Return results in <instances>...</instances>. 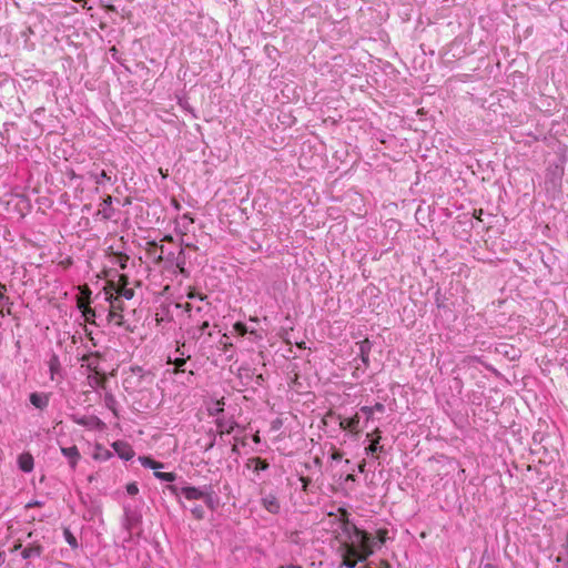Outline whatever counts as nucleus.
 I'll list each match as a JSON object with an SVG mask.
<instances>
[{
	"label": "nucleus",
	"mask_w": 568,
	"mask_h": 568,
	"mask_svg": "<svg viewBox=\"0 0 568 568\" xmlns=\"http://www.w3.org/2000/svg\"><path fill=\"white\" fill-rule=\"evenodd\" d=\"M342 529L348 535V539L339 546L342 564L348 568H354L358 561H365L372 554V541L369 535L358 529L348 519L349 514L345 508H339Z\"/></svg>",
	"instance_id": "f257e3e1"
},
{
	"label": "nucleus",
	"mask_w": 568,
	"mask_h": 568,
	"mask_svg": "<svg viewBox=\"0 0 568 568\" xmlns=\"http://www.w3.org/2000/svg\"><path fill=\"white\" fill-rule=\"evenodd\" d=\"M105 292V298L109 301V313H108V322L110 324H113L118 327L123 326L124 324V305L122 300L119 298V296H114L112 292L108 291V287H104Z\"/></svg>",
	"instance_id": "f03ea898"
},
{
	"label": "nucleus",
	"mask_w": 568,
	"mask_h": 568,
	"mask_svg": "<svg viewBox=\"0 0 568 568\" xmlns=\"http://www.w3.org/2000/svg\"><path fill=\"white\" fill-rule=\"evenodd\" d=\"M105 287H108V291L112 292L114 296H119L120 300L121 297H124L125 300H131L134 296L133 288H129L128 285L118 286L115 288V283L109 282Z\"/></svg>",
	"instance_id": "7ed1b4c3"
},
{
	"label": "nucleus",
	"mask_w": 568,
	"mask_h": 568,
	"mask_svg": "<svg viewBox=\"0 0 568 568\" xmlns=\"http://www.w3.org/2000/svg\"><path fill=\"white\" fill-rule=\"evenodd\" d=\"M102 220H110L113 214L114 210L112 207V196L106 195L103 201L101 202L98 213H97Z\"/></svg>",
	"instance_id": "20e7f679"
},
{
	"label": "nucleus",
	"mask_w": 568,
	"mask_h": 568,
	"mask_svg": "<svg viewBox=\"0 0 568 568\" xmlns=\"http://www.w3.org/2000/svg\"><path fill=\"white\" fill-rule=\"evenodd\" d=\"M61 453L64 457H67L69 459L70 467L72 469H75V467L81 458L78 447L75 445L70 446V447H61Z\"/></svg>",
	"instance_id": "39448f33"
},
{
	"label": "nucleus",
	"mask_w": 568,
	"mask_h": 568,
	"mask_svg": "<svg viewBox=\"0 0 568 568\" xmlns=\"http://www.w3.org/2000/svg\"><path fill=\"white\" fill-rule=\"evenodd\" d=\"M42 552L43 546L39 541H33L22 549L21 556L23 559H30L40 557Z\"/></svg>",
	"instance_id": "423d86ee"
},
{
	"label": "nucleus",
	"mask_w": 568,
	"mask_h": 568,
	"mask_svg": "<svg viewBox=\"0 0 568 568\" xmlns=\"http://www.w3.org/2000/svg\"><path fill=\"white\" fill-rule=\"evenodd\" d=\"M359 415L356 413L351 418H344L339 420V427L344 430H348L352 434H358Z\"/></svg>",
	"instance_id": "0eeeda50"
},
{
	"label": "nucleus",
	"mask_w": 568,
	"mask_h": 568,
	"mask_svg": "<svg viewBox=\"0 0 568 568\" xmlns=\"http://www.w3.org/2000/svg\"><path fill=\"white\" fill-rule=\"evenodd\" d=\"M112 446L122 459L130 460L134 456L132 447L124 442H115Z\"/></svg>",
	"instance_id": "6e6552de"
},
{
	"label": "nucleus",
	"mask_w": 568,
	"mask_h": 568,
	"mask_svg": "<svg viewBox=\"0 0 568 568\" xmlns=\"http://www.w3.org/2000/svg\"><path fill=\"white\" fill-rule=\"evenodd\" d=\"M263 507L271 514H277L280 511V503L275 495L268 494L262 498Z\"/></svg>",
	"instance_id": "1a4fd4ad"
},
{
	"label": "nucleus",
	"mask_w": 568,
	"mask_h": 568,
	"mask_svg": "<svg viewBox=\"0 0 568 568\" xmlns=\"http://www.w3.org/2000/svg\"><path fill=\"white\" fill-rule=\"evenodd\" d=\"M148 254L154 257V262L156 264L161 263L164 260V246H158L155 242L148 243Z\"/></svg>",
	"instance_id": "9d476101"
},
{
	"label": "nucleus",
	"mask_w": 568,
	"mask_h": 568,
	"mask_svg": "<svg viewBox=\"0 0 568 568\" xmlns=\"http://www.w3.org/2000/svg\"><path fill=\"white\" fill-rule=\"evenodd\" d=\"M246 467L253 469L255 473L266 470L270 465L265 459L261 457H252L247 459Z\"/></svg>",
	"instance_id": "9b49d317"
},
{
	"label": "nucleus",
	"mask_w": 568,
	"mask_h": 568,
	"mask_svg": "<svg viewBox=\"0 0 568 568\" xmlns=\"http://www.w3.org/2000/svg\"><path fill=\"white\" fill-rule=\"evenodd\" d=\"M18 464L21 470L29 473L33 469V457L30 453H22L18 457Z\"/></svg>",
	"instance_id": "f8f14e48"
},
{
	"label": "nucleus",
	"mask_w": 568,
	"mask_h": 568,
	"mask_svg": "<svg viewBox=\"0 0 568 568\" xmlns=\"http://www.w3.org/2000/svg\"><path fill=\"white\" fill-rule=\"evenodd\" d=\"M30 402L34 407L44 409L49 405V396L42 393H32L30 395Z\"/></svg>",
	"instance_id": "ddd939ff"
},
{
	"label": "nucleus",
	"mask_w": 568,
	"mask_h": 568,
	"mask_svg": "<svg viewBox=\"0 0 568 568\" xmlns=\"http://www.w3.org/2000/svg\"><path fill=\"white\" fill-rule=\"evenodd\" d=\"M359 356L365 366L369 364L371 342L368 338L363 339L358 343Z\"/></svg>",
	"instance_id": "4468645a"
},
{
	"label": "nucleus",
	"mask_w": 568,
	"mask_h": 568,
	"mask_svg": "<svg viewBox=\"0 0 568 568\" xmlns=\"http://www.w3.org/2000/svg\"><path fill=\"white\" fill-rule=\"evenodd\" d=\"M109 256L112 258L113 263L119 264V266L124 270L126 267L129 256L121 252H114L113 247H109Z\"/></svg>",
	"instance_id": "2eb2a0df"
},
{
	"label": "nucleus",
	"mask_w": 568,
	"mask_h": 568,
	"mask_svg": "<svg viewBox=\"0 0 568 568\" xmlns=\"http://www.w3.org/2000/svg\"><path fill=\"white\" fill-rule=\"evenodd\" d=\"M91 290L88 285L80 286V294L78 296V307L82 308L90 305Z\"/></svg>",
	"instance_id": "dca6fc26"
},
{
	"label": "nucleus",
	"mask_w": 568,
	"mask_h": 568,
	"mask_svg": "<svg viewBox=\"0 0 568 568\" xmlns=\"http://www.w3.org/2000/svg\"><path fill=\"white\" fill-rule=\"evenodd\" d=\"M182 494L187 500H197L204 496V493L196 487H184Z\"/></svg>",
	"instance_id": "f3484780"
},
{
	"label": "nucleus",
	"mask_w": 568,
	"mask_h": 568,
	"mask_svg": "<svg viewBox=\"0 0 568 568\" xmlns=\"http://www.w3.org/2000/svg\"><path fill=\"white\" fill-rule=\"evenodd\" d=\"M139 460L141 463L142 466L146 467V468H151L153 469L154 471L156 469H161L163 468V464L149 457V456H141L139 457Z\"/></svg>",
	"instance_id": "a211bd4d"
},
{
	"label": "nucleus",
	"mask_w": 568,
	"mask_h": 568,
	"mask_svg": "<svg viewBox=\"0 0 568 568\" xmlns=\"http://www.w3.org/2000/svg\"><path fill=\"white\" fill-rule=\"evenodd\" d=\"M385 406L382 403H376L374 406H363L361 407V412L366 415L367 420H369L375 412H384Z\"/></svg>",
	"instance_id": "6ab92c4d"
},
{
	"label": "nucleus",
	"mask_w": 568,
	"mask_h": 568,
	"mask_svg": "<svg viewBox=\"0 0 568 568\" xmlns=\"http://www.w3.org/2000/svg\"><path fill=\"white\" fill-rule=\"evenodd\" d=\"M116 181L115 175L112 176L111 172L102 170L99 175L95 176V183L98 185L103 184L104 182L114 183Z\"/></svg>",
	"instance_id": "aec40b11"
},
{
	"label": "nucleus",
	"mask_w": 568,
	"mask_h": 568,
	"mask_svg": "<svg viewBox=\"0 0 568 568\" xmlns=\"http://www.w3.org/2000/svg\"><path fill=\"white\" fill-rule=\"evenodd\" d=\"M217 424V432L223 435V434H231L234 429V423L233 422H225V420H222V419H219L216 422Z\"/></svg>",
	"instance_id": "412c9836"
},
{
	"label": "nucleus",
	"mask_w": 568,
	"mask_h": 568,
	"mask_svg": "<svg viewBox=\"0 0 568 568\" xmlns=\"http://www.w3.org/2000/svg\"><path fill=\"white\" fill-rule=\"evenodd\" d=\"M381 439H372L368 447H366V453L378 458L377 453L383 450V446L379 445Z\"/></svg>",
	"instance_id": "4be33fe9"
},
{
	"label": "nucleus",
	"mask_w": 568,
	"mask_h": 568,
	"mask_svg": "<svg viewBox=\"0 0 568 568\" xmlns=\"http://www.w3.org/2000/svg\"><path fill=\"white\" fill-rule=\"evenodd\" d=\"M154 476L161 480H164V481H174L175 478H176V475L174 473H164V471H160V469H156L154 471Z\"/></svg>",
	"instance_id": "5701e85b"
},
{
	"label": "nucleus",
	"mask_w": 568,
	"mask_h": 568,
	"mask_svg": "<svg viewBox=\"0 0 568 568\" xmlns=\"http://www.w3.org/2000/svg\"><path fill=\"white\" fill-rule=\"evenodd\" d=\"M80 310L87 322L94 323L93 318L95 317V311L91 308L90 305L82 307Z\"/></svg>",
	"instance_id": "b1692460"
},
{
	"label": "nucleus",
	"mask_w": 568,
	"mask_h": 568,
	"mask_svg": "<svg viewBox=\"0 0 568 568\" xmlns=\"http://www.w3.org/2000/svg\"><path fill=\"white\" fill-rule=\"evenodd\" d=\"M176 267L179 268L180 273L184 276H187L189 274L186 273V270L184 267V264H185V260H184V256H183V250L180 251V254L179 256L176 257Z\"/></svg>",
	"instance_id": "393cba45"
},
{
	"label": "nucleus",
	"mask_w": 568,
	"mask_h": 568,
	"mask_svg": "<svg viewBox=\"0 0 568 568\" xmlns=\"http://www.w3.org/2000/svg\"><path fill=\"white\" fill-rule=\"evenodd\" d=\"M63 535H64V538H65L67 542H68L72 548H77V547H78L77 538L73 536V534L70 531V529H69V528H64V530H63Z\"/></svg>",
	"instance_id": "a878e982"
},
{
	"label": "nucleus",
	"mask_w": 568,
	"mask_h": 568,
	"mask_svg": "<svg viewBox=\"0 0 568 568\" xmlns=\"http://www.w3.org/2000/svg\"><path fill=\"white\" fill-rule=\"evenodd\" d=\"M329 454L332 460H341L344 456L343 452L337 449L333 444H329Z\"/></svg>",
	"instance_id": "bb28decb"
},
{
	"label": "nucleus",
	"mask_w": 568,
	"mask_h": 568,
	"mask_svg": "<svg viewBox=\"0 0 568 568\" xmlns=\"http://www.w3.org/2000/svg\"><path fill=\"white\" fill-rule=\"evenodd\" d=\"M169 363H173L174 364V366H175L174 373L176 374V373L184 372V369L182 367L186 363V359L185 358H176L173 362H171V359H169Z\"/></svg>",
	"instance_id": "cd10ccee"
},
{
	"label": "nucleus",
	"mask_w": 568,
	"mask_h": 568,
	"mask_svg": "<svg viewBox=\"0 0 568 568\" xmlns=\"http://www.w3.org/2000/svg\"><path fill=\"white\" fill-rule=\"evenodd\" d=\"M233 327L234 331L241 336H244L247 333L246 325L242 322H236Z\"/></svg>",
	"instance_id": "c85d7f7f"
},
{
	"label": "nucleus",
	"mask_w": 568,
	"mask_h": 568,
	"mask_svg": "<svg viewBox=\"0 0 568 568\" xmlns=\"http://www.w3.org/2000/svg\"><path fill=\"white\" fill-rule=\"evenodd\" d=\"M126 493L131 496H134L139 493V487L135 483H130L126 485Z\"/></svg>",
	"instance_id": "c756f323"
},
{
	"label": "nucleus",
	"mask_w": 568,
	"mask_h": 568,
	"mask_svg": "<svg viewBox=\"0 0 568 568\" xmlns=\"http://www.w3.org/2000/svg\"><path fill=\"white\" fill-rule=\"evenodd\" d=\"M367 438L372 439H382V430L379 428H375L372 433L367 434Z\"/></svg>",
	"instance_id": "7c9ffc66"
},
{
	"label": "nucleus",
	"mask_w": 568,
	"mask_h": 568,
	"mask_svg": "<svg viewBox=\"0 0 568 568\" xmlns=\"http://www.w3.org/2000/svg\"><path fill=\"white\" fill-rule=\"evenodd\" d=\"M128 284H129V278H128V276H126V275H124V274H121V275H119V280H118V282L115 283V288H116L118 286H124V285H128Z\"/></svg>",
	"instance_id": "2f4dec72"
},
{
	"label": "nucleus",
	"mask_w": 568,
	"mask_h": 568,
	"mask_svg": "<svg viewBox=\"0 0 568 568\" xmlns=\"http://www.w3.org/2000/svg\"><path fill=\"white\" fill-rule=\"evenodd\" d=\"M192 514H193V516L196 519H202L203 518V509H202V507L197 506V507L193 508L192 509Z\"/></svg>",
	"instance_id": "473e14b6"
},
{
	"label": "nucleus",
	"mask_w": 568,
	"mask_h": 568,
	"mask_svg": "<svg viewBox=\"0 0 568 568\" xmlns=\"http://www.w3.org/2000/svg\"><path fill=\"white\" fill-rule=\"evenodd\" d=\"M386 536H387V530L386 529H378L377 530V538H378L379 542L384 544L385 540H386Z\"/></svg>",
	"instance_id": "72a5a7b5"
},
{
	"label": "nucleus",
	"mask_w": 568,
	"mask_h": 568,
	"mask_svg": "<svg viewBox=\"0 0 568 568\" xmlns=\"http://www.w3.org/2000/svg\"><path fill=\"white\" fill-rule=\"evenodd\" d=\"M187 297H189V298H195V297H197V298H200L201 301H203L206 296H205V295H203V294L196 293L194 290H192V291H190V292L187 293Z\"/></svg>",
	"instance_id": "f704fd0d"
},
{
	"label": "nucleus",
	"mask_w": 568,
	"mask_h": 568,
	"mask_svg": "<svg viewBox=\"0 0 568 568\" xmlns=\"http://www.w3.org/2000/svg\"><path fill=\"white\" fill-rule=\"evenodd\" d=\"M210 326V321L204 320L197 327V329L203 333Z\"/></svg>",
	"instance_id": "c9c22d12"
},
{
	"label": "nucleus",
	"mask_w": 568,
	"mask_h": 568,
	"mask_svg": "<svg viewBox=\"0 0 568 568\" xmlns=\"http://www.w3.org/2000/svg\"><path fill=\"white\" fill-rule=\"evenodd\" d=\"M300 480H301V483H302L303 490H304V491H306L307 486H308V484L311 483V479H310L308 477H304V476H302V477L300 478Z\"/></svg>",
	"instance_id": "e433bc0d"
},
{
	"label": "nucleus",
	"mask_w": 568,
	"mask_h": 568,
	"mask_svg": "<svg viewBox=\"0 0 568 568\" xmlns=\"http://www.w3.org/2000/svg\"><path fill=\"white\" fill-rule=\"evenodd\" d=\"M474 217L477 219L478 221H481V215H483V210L479 209V210H475L474 211Z\"/></svg>",
	"instance_id": "4c0bfd02"
},
{
	"label": "nucleus",
	"mask_w": 568,
	"mask_h": 568,
	"mask_svg": "<svg viewBox=\"0 0 568 568\" xmlns=\"http://www.w3.org/2000/svg\"><path fill=\"white\" fill-rule=\"evenodd\" d=\"M378 568H390V565L387 560H381Z\"/></svg>",
	"instance_id": "58836bf2"
},
{
	"label": "nucleus",
	"mask_w": 568,
	"mask_h": 568,
	"mask_svg": "<svg viewBox=\"0 0 568 568\" xmlns=\"http://www.w3.org/2000/svg\"><path fill=\"white\" fill-rule=\"evenodd\" d=\"M184 310H185V312L191 313L192 312V305L190 303H185ZM190 318H193L192 314H190Z\"/></svg>",
	"instance_id": "ea45409f"
},
{
	"label": "nucleus",
	"mask_w": 568,
	"mask_h": 568,
	"mask_svg": "<svg viewBox=\"0 0 568 568\" xmlns=\"http://www.w3.org/2000/svg\"><path fill=\"white\" fill-rule=\"evenodd\" d=\"M365 466H366L365 460H362V462L358 464V466H357L358 471H359V473H364V471H365Z\"/></svg>",
	"instance_id": "a19ab883"
},
{
	"label": "nucleus",
	"mask_w": 568,
	"mask_h": 568,
	"mask_svg": "<svg viewBox=\"0 0 568 568\" xmlns=\"http://www.w3.org/2000/svg\"><path fill=\"white\" fill-rule=\"evenodd\" d=\"M355 480H356V476L354 474H348L345 477V481H355Z\"/></svg>",
	"instance_id": "79ce46f5"
},
{
	"label": "nucleus",
	"mask_w": 568,
	"mask_h": 568,
	"mask_svg": "<svg viewBox=\"0 0 568 568\" xmlns=\"http://www.w3.org/2000/svg\"><path fill=\"white\" fill-rule=\"evenodd\" d=\"M40 506H42L41 501H32V503H29L27 505L28 508H30V507H40Z\"/></svg>",
	"instance_id": "37998d69"
},
{
	"label": "nucleus",
	"mask_w": 568,
	"mask_h": 568,
	"mask_svg": "<svg viewBox=\"0 0 568 568\" xmlns=\"http://www.w3.org/2000/svg\"><path fill=\"white\" fill-rule=\"evenodd\" d=\"M6 285L0 283V300L4 298Z\"/></svg>",
	"instance_id": "c03bdc74"
},
{
	"label": "nucleus",
	"mask_w": 568,
	"mask_h": 568,
	"mask_svg": "<svg viewBox=\"0 0 568 568\" xmlns=\"http://www.w3.org/2000/svg\"><path fill=\"white\" fill-rule=\"evenodd\" d=\"M159 173L161 174V176L163 179L168 178V175H169L168 170H163L162 168L159 169Z\"/></svg>",
	"instance_id": "a18cd8bd"
},
{
	"label": "nucleus",
	"mask_w": 568,
	"mask_h": 568,
	"mask_svg": "<svg viewBox=\"0 0 568 568\" xmlns=\"http://www.w3.org/2000/svg\"><path fill=\"white\" fill-rule=\"evenodd\" d=\"M172 204L173 206L176 209V210H180L181 209V205L179 203V201L176 199H172Z\"/></svg>",
	"instance_id": "49530a36"
},
{
	"label": "nucleus",
	"mask_w": 568,
	"mask_h": 568,
	"mask_svg": "<svg viewBox=\"0 0 568 568\" xmlns=\"http://www.w3.org/2000/svg\"><path fill=\"white\" fill-rule=\"evenodd\" d=\"M278 568H303V567L300 565H285V566H280Z\"/></svg>",
	"instance_id": "de8ad7c7"
},
{
	"label": "nucleus",
	"mask_w": 568,
	"mask_h": 568,
	"mask_svg": "<svg viewBox=\"0 0 568 568\" xmlns=\"http://www.w3.org/2000/svg\"><path fill=\"white\" fill-rule=\"evenodd\" d=\"M183 219L189 220V222H190V223H193V222H194L193 217H192L189 213H185V214L183 215Z\"/></svg>",
	"instance_id": "09e8293b"
},
{
	"label": "nucleus",
	"mask_w": 568,
	"mask_h": 568,
	"mask_svg": "<svg viewBox=\"0 0 568 568\" xmlns=\"http://www.w3.org/2000/svg\"><path fill=\"white\" fill-rule=\"evenodd\" d=\"M185 247L191 248L193 251L197 250V246H195L194 244H190V243H185Z\"/></svg>",
	"instance_id": "8fccbe9b"
},
{
	"label": "nucleus",
	"mask_w": 568,
	"mask_h": 568,
	"mask_svg": "<svg viewBox=\"0 0 568 568\" xmlns=\"http://www.w3.org/2000/svg\"><path fill=\"white\" fill-rule=\"evenodd\" d=\"M162 241H165V242H172L173 241V237L171 235H165Z\"/></svg>",
	"instance_id": "3c124183"
},
{
	"label": "nucleus",
	"mask_w": 568,
	"mask_h": 568,
	"mask_svg": "<svg viewBox=\"0 0 568 568\" xmlns=\"http://www.w3.org/2000/svg\"><path fill=\"white\" fill-rule=\"evenodd\" d=\"M4 558H6L4 552L0 551V566L4 562Z\"/></svg>",
	"instance_id": "603ef678"
},
{
	"label": "nucleus",
	"mask_w": 568,
	"mask_h": 568,
	"mask_svg": "<svg viewBox=\"0 0 568 568\" xmlns=\"http://www.w3.org/2000/svg\"><path fill=\"white\" fill-rule=\"evenodd\" d=\"M21 547H22L21 542L16 544V545L13 546V548H12V551H16V550L20 549Z\"/></svg>",
	"instance_id": "864d4df0"
},
{
	"label": "nucleus",
	"mask_w": 568,
	"mask_h": 568,
	"mask_svg": "<svg viewBox=\"0 0 568 568\" xmlns=\"http://www.w3.org/2000/svg\"><path fill=\"white\" fill-rule=\"evenodd\" d=\"M484 568H497V567L493 564H486Z\"/></svg>",
	"instance_id": "5fc2aeb1"
},
{
	"label": "nucleus",
	"mask_w": 568,
	"mask_h": 568,
	"mask_svg": "<svg viewBox=\"0 0 568 568\" xmlns=\"http://www.w3.org/2000/svg\"><path fill=\"white\" fill-rule=\"evenodd\" d=\"M106 402H109V404H112V402H113V397H112V396H108V397H106Z\"/></svg>",
	"instance_id": "6e6d98bb"
},
{
	"label": "nucleus",
	"mask_w": 568,
	"mask_h": 568,
	"mask_svg": "<svg viewBox=\"0 0 568 568\" xmlns=\"http://www.w3.org/2000/svg\"><path fill=\"white\" fill-rule=\"evenodd\" d=\"M106 402H109V404H112V402H113V397H112V396H108V397H106Z\"/></svg>",
	"instance_id": "4d7b16f0"
},
{
	"label": "nucleus",
	"mask_w": 568,
	"mask_h": 568,
	"mask_svg": "<svg viewBox=\"0 0 568 568\" xmlns=\"http://www.w3.org/2000/svg\"><path fill=\"white\" fill-rule=\"evenodd\" d=\"M253 440H254L255 443H258V442H260V437H258V435H255V436L253 437Z\"/></svg>",
	"instance_id": "13d9d810"
},
{
	"label": "nucleus",
	"mask_w": 568,
	"mask_h": 568,
	"mask_svg": "<svg viewBox=\"0 0 568 568\" xmlns=\"http://www.w3.org/2000/svg\"><path fill=\"white\" fill-rule=\"evenodd\" d=\"M166 260L172 261L173 260V254H171V253L168 254Z\"/></svg>",
	"instance_id": "bf43d9fd"
},
{
	"label": "nucleus",
	"mask_w": 568,
	"mask_h": 568,
	"mask_svg": "<svg viewBox=\"0 0 568 568\" xmlns=\"http://www.w3.org/2000/svg\"><path fill=\"white\" fill-rule=\"evenodd\" d=\"M108 9L111 10V11L115 10L114 6H108Z\"/></svg>",
	"instance_id": "052dcab7"
},
{
	"label": "nucleus",
	"mask_w": 568,
	"mask_h": 568,
	"mask_svg": "<svg viewBox=\"0 0 568 568\" xmlns=\"http://www.w3.org/2000/svg\"><path fill=\"white\" fill-rule=\"evenodd\" d=\"M315 464H317V465H320V464H321L320 458H315Z\"/></svg>",
	"instance_id": "680f3d73"
},
{
	"label": "nucleus",
	"mask_w": 568,
	"mask_h": 568,
	"mask_svg": "<svg viewBox=\"0 0 568 568\" xmlns=\"http://www.w3.org/2000/svg\"><path fill=\"white\" fill-rule=\"evenodd\" d=\"M0 315L4 316V312L2 310H0Z\"/></svg>",
	"instance_id": "e2e57ef3"
}]
</instances>
